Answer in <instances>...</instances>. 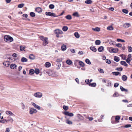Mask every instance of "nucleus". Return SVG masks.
Wrapping results in <instances>:
<instances>
[{
    "instance_id": "obj_61",
    "label": "nucleus",
    "mask_w": 132,
    "mask_h": 132,
    "mask_svg": "<svg viewBox=\"0 0 132 132\" xmlns=\"http://www.w3.org/2000/svg\"><path fill=\"white\" fill-rule=\"evenodd\" d=\"M131 59H130L127 58L126 60V62L128 63H129L130 61L131 60Z\"/></svg>"
},
{
    "instance_id": "obj_42",
    "label": "nucleus",
    "mask_w": 132,
    "mask_h": 132,
    "mask_svg": "<svg viewBox=\"0 0 132 132\" xmlns=\"http://www.w3.org/2000/svg\"><path fill=\"white\" fill-rule=\"evenodd\" d=\"M106 85L108 86H110L111 85V81L109 80L107 81V84Z\"/></svg>"
},
{
    "instance_id": "obj_12",
    "label": "nucleus",
    "mask_w": 132,
    "mask_h": 132,
    "mask_svg": "<svg viewBox=\"0 0 132 132\" xmlns=\"http://www.w3.org/2000/svg\"><path fill=\"white\" fill-rule=\"evenodd\" d=\"M90 49L92 51L94 52H96L97 51L96 49L94 46H92L90 47Z\"/></svg>"
},
{
    "instance_id": "obj_46",
    "label": "nucleus",
    "mask_w": 132,
    "mask_h": 132,
    "mask_svg": "<svg viewBox=\"0 0 132 132\" xmlns=\"http://www.w3.org/2000/svg\"><path fill=\"white\" fill-rule=\"evenodd\" d=\"M122 12L125 13V14H127L128 12V11L126 9H123L122 10Z\"/></svg>"
},
{
    "instance_id": "obj_53",
    "label": "nucleus",
    "mask_w": 132,
    "mask_h": 132,
    "mask_svg": "<svg viewBox=\"0 0 132 132\" xmlns=\"http://www.w3.org/2000/svg\"><path fill=\"white\" fill-rule=\"evenodd\" d=\"M25 47L23 46H20V50L21 51H22L24 50Z\"/></svg>"
},
{
    "instance_id": "obj_49",
    "label": "nucleus",
    "mask_w": 132,
    "mask_h": 132,
    "mask_svg": "<svg viewBox=\"0 0 132 132\" xmlns=\"http://www.w3.org/2000/svg\"><path fill=\"white\" fill-rule=\"evenodd\" d=\"M79 63L80 65L82 67H83L84 66V64L81 61H79Z\"/></svg>"
},
{
    "instance_id": "obj_19",
    "label": "nucleus",
    "mask_w": 132,
    "mask_h": 132,
    "mask_svg": "<svg viewBox=\"0 0 132 132\" xmlns=\"http://www.w3.org/2000/svg\"><path fill=\"white\" fill-rule=\"evenodd\" d=\"M61 48L62 51H65L66 50L67 48L66 46L64 44L62 45Z\"/></svg>"
},
{
    "instance_id": "obj_48",
    "label": "nucleus",
    "mask_w": 132,
    "mask_h": 132,
    "mask_svg": "<svg viewBox=\"0 0 132 132\" xmlns=\"http://www.w3.org/2000/svg\"><path fill=\"white\" fill-rule=\"evenodd\" d=\"M30 15L32 17H34L35 16V13L32 12L30 13Z\"/></svg>"
},
{
    "instance_id": "obj_11",
    "label": "nucleus",
    "mask_w": 132,
    "mask_h": 132,
    "mask_svg": "<svg viewBox=\"0 0 132 132\" xmlns=\"http://www.w3.org/2000/svg\"><path fill=\"white\" fill-rule=\"evenodd\" d=\"M131 25L130 23H126L124 24L123 26L125 28H127L129 27Z\"/></svg>"
},
{
    "instance_id": "obj_59",
    "label": "nucleus",
    "mask_w": 132,
    "mask_h": 132,
    "mask_svg": "<svg viewBox=\"0 0 132 132\" xmlns=\"http://www.w3.org/2000/svg\"><path fill=\"white\" fill-rule=\"evenodd\" d=\"M62 59H57L56 61L57 62H61L62 61Z\"/></svg>"
},
{
    "instance_id": "obj_51",
    "label": "nucleus",
    "mask_w": 132,
    "mask_h": 132,
    "mask_svg": "<svg viewBox=\"0 0 132 132\" xmlns=\"http://www.w3.org/2000/svg\"><path fill=\"white\" fill-rule=\"evenodd\" d=\"M21 105L23 110H24L25 109V105L24 103H21Z\"/></svg>"
},
{
    "instance_id": "obj_10",
    "label": "nucleus",
    "mask_w": 132,
    "mask_h": 132,
    "mask_svg": "<svg viewBox=\"0 0 132 132\" xmlns=\"http://www.w3.org/2000/svg\"><path fill=\"white\" fill-rule=\"evenodd\" d=\"M33 106L35 108L38 110H40V107L39 106L36 105L34 103H32V104Z\"/></svg>"
},
{
    "instance_id": "obj_44",
    "label": "nucleus",
    "mask_w": 132,
    "mask_h": 132,
    "mask_svg": "<svg viewBox=\"0 0 132 132\" xmlns=\"http://www.w3.org/2000/svg\"><path fill=\"white\" fill-rule=\"evenodd\" d=\"M95 43L96 45H99L101 43V41L99 40H97L95 41Z\"/></svg>"
},
{
    "instance_id": "obj_24",
    "label": "nucleus",
    "mask_w": 132,
    "mask_h": 132,
    "mask_svg": "<svg viewBox=\"0 0 132 132\" xmlns=\"http://www.w3.org/2000/svg\"><path fill=\"white\" fill-rule=\"evenodd\" d=\"M92 29L95 31H100V29L98 27H96L95 28H93Z\"/></svg>"
},
{
    "instance_id": "obj_45",
    "label": "nucleus",
    "mask_w": 132,
    "mask_h": 132,
    "mask_svg": "<svg viewBox=\"0 0 132 132\" xmlns=\"http://www.w3.org/2000/svg\"><path fill=\"white\" fill-rule=\"evenodd\" d=\"M13 118L11 117H9V122H10L11 123H12L13 121Z\"/></svg>"
},
{
    "instance_id": "obj_27",
    "label": "nucleus",
    "mask_w": 132,
    "mask_h": 132,
    "mask_svg": "<svg viewBox=\"0 0 132 132\" xmlns=\"http://www.w3.org/2000/svg\"><path fill=\"white\" fill-rule=\"evenodd\" d=\"M120 118V116H115V120L117 122H119V120Z\"/></svg>"
},
{
    "instance_id": "obj_38",
    "label": "nucleus",
    "mask_w": 132,
    "mask_h": 132,
    "mask_svg": "<svg viewBox=\"0 0 132 132\" xmlns=\"http://www.w3.org/2000/svg\"><path fill=\"white\" fill-rule=\"evenodd\" d=\"M4 40L7 42L8 41V35H6L4 37Z\"/></svg>"
},
{
    "instance_id": "obj_3",
    "label": "nucleus",
    "mask_w": 132,
    "mask_h": 132,
    "mask_svg": "<svg viewBox=\"0 0 132 132\" xmlns=\"http://www.w3.org/2000/svg\"><path fill=\"white\" fill-rule=\"evenodd\" d=\"M55 33L56 34V36L57 37H59V34H62L63 32L62 30L59 29H56L54 31Z\"/></svg>"
},
{
    "instance_id": "obj_15",
    "label": "nucleus",
    "mask_w": 132,
    "mask_h": 132,
    "mask_svg": "<svg viewBox=\"0 0 132 132\" xmlns=\"http://www.w3.org/2000/svg\"><path fill=\"white\" fill-rule=\"evenodd\" d=\"M14 116L15 115L14 114H13L11 112L9 111V117H14Z\"/></svg>"
},
{
    "instance_id": "obj_16",
    "label": "nucleus",
    "mask_w": 132,
    "mask_h": 132,
    "mask_svg": "<svg viewBox=\"0 0 132 132\" xmlns=\"http://www.w3.org/2000/svg\"><path fill=\"white\" fill-rule=\"evenodd\" d=\"M16 67H17V65L15 64H11V65L10 66L11 68L12 69H16Z\"/></svg>"
},
{
    "instance_id": "obj_14",
    "label": "nucleus",
    "mask_w": 132,
    "mask_h": 132,
    "mask_svg": "<svg viewBox=\"0 0 132 132\" xmlns=\"http://www.w3.org/2000/svg\"><path fill=\"white\" fill-rule=\"evenodd\" d=\"M65 121L69 125H72V122L71 121L67 119L65 120Z\"/></svg>"
},
{
    "instance_id": "obj_55",
    "label": "nucleus",
    "mask_w": 132,
    "mask_h": 132,
    "mask_svg": "<svg viewBox=\"0 0 132 132\" xmlns=\"http://www.w3.org/2000/svg\"><path fill=\"white\" fill-rule=\"evenodd\" d=\"M117 40L118 42H125V41L124 40H122L120 39H117Z\"/></svg>"
},
{
    "instance_id": "obj_29",
    "label": "nucleus",
    "mask_w": 132,
    "mask_h": 132,
    "mask_svg": "<svg viewBox=\"0 0 132 132\" xmlns=\"http://www.w3.org/2000/svg\"><path fill=\"white\" fill-rule=\"evenodd\" d=\"M112 73L115 76H117L120 74V73L119 72H112Z\"/></svg>"
},
{
    "instance_id": "obj_22",
    "label": "nucleus",
    "mask_w": 132,
    "mask_h": 132,
    "mask_svg": "<svg viewBox=\"0 0 132 132\" xmlns=\"http://www.w3.org/2000/svg\"><path fill=\"white\" fill-rule=\"evenodd\" d=\"M51 65V63L49 62H46L45 64V67L48 68L50 67Z\"/></svg>"
},
{
    "instance_id": "obj_64",
    "label": "nucleus",
    "mask_w": 132,
    "mask_h": 132,
    "mask_svg": "<svg viewBox=\"0 0 132 132\" xmlns=\"http://www.w3.org/2000/svg\"><path fill=\"white\" fill-rule=\"evenodd\" d=\"M118 96V94L117 93H115L113 95V96L114 97H117Z\"/></svg>"
},
{
    "instance_id": "obj_56",
    "label": "nucleus",
    "mask_w": 132,
    "mask_h": 132,
    "mask_svg": "<svg viewBox=\"0 0 132 132\" xmlns=\"http://www.w3.org/2000/svg\"><path fill=\"white\" fill-rule=\"evenodd\" d=\"M105 61L108 64H110L111 63V61L108 59H106V60Z\"/></svg>"
},
{
    "instance_id": "obj_63",
    "label": "nucleus",
    "mask_w": 132,
    "mask_h": 132,
    "mask_svg": "<svg viewBox=\"0 0 132 132\" xmlns=\"http://www.w3.org/2000/svg\"><path fill=\"white\" fill-rule=\"evenodd\" d=\"M116 46L118 47H121L122 46V45L120 43H118L116 45Z\"/></svg>"
},
{
    "instance_id": "obj_60",
    "label": "nucleus",
    "mask_w": 132,
    "mask_h": 132,
    "mask_svg": "<svg viewBox=\"0 0 132 132\" xmlns=\"http://www.w3.org/2000/svg\"><path fill=\"white\" fill-rule=\"evenodd\" d=\"M131 126L130 125V124H127L125 125L124 127L125 128H128V127H131Z\"/></svg>"
},
{
    "instance_id": "obj_13",
    "label": "nucleus",
    "mask_w": 132,
    "mask_h": 132,
    "mask_svg": "<svg viewBox=\"0 0 132 132\" xmlns=\"http://www.w3.org/2000/svg\"><path fill=\"white\" fill-rule=\"evenodd\" d=\"M21 61L22 62H26L28 61V60L26 58L23 57L21 59Z\"/></svg>"
},
{
    "instance_id": "obj_23",
    "label": "nucleus",
    "mask_w": 132,
    "mask_h": 132,
    "mask_svg": "<svg viewBox=\"0 0 132 132\" xmlns=\"http://www.w3.org/2000/svg\"><path fill=\"white\" fill-rule=\"evenodd\" d=\"M104 49V47L102 46H101L98 48V50L99 52H102Z\"/></svg>"
},
{
    "instance_id": "obj_41",
    "label": "nucleus",
    "mask_w": 132,
    "mask_h": 132,
    "mask_svg": "<svg viewBox=\"0 0 132 132\" xmlns=\"http://www.w3.org/2000/svg\"><path fill=\"white\" fill-rule=\"evenodd\" d=\"M74 35L75 37L77 38H78L80 37L79 35L78 32H75L74 34Z\"/></svg>"
},
{
    "instance_id": "obj_54",
    "label": "nucleus",
    "mask_w": 132,
    "mask_h": 132,
    "mask_svg": "<svg viewBox=\"0 0 132 132\" xmlns=\"http://www.w3.org/2000/svg\"><path fill=\"white\" fill-rule=\"evenodd\" d=\"M123 68L121 67L117 68L116 69V70L117 71H121L122 70Z\"/></svg>"
},
{
    "instance_id": "obj_43",
    "label": "nucleus",
    "mask_w": 132,
    "mask_h": 132,
    "mask_svg": "<svg viewBox=\"0 0 132 132\" xmlns=\"http://www.w3.org/2000/svg\"><path fill=\"white\" fill-rule=\"evenodd\" d=\"M114 60L116 62H118L119 60V58L118 57L115 56L114 57Z\"/></svg>"
},
{
    "instance_id": "obj_52",
    "label": "nucleus",
    "mask_w": 132,
    "mask_h": 132,
    "mask_svg": "<svg viewBox=\"0 0 132 132\" xmlns=\"http://www.w3.org/2000/svg\"><path fill=\"white\" fill-rule=\"evenodd\" d=\"M63 108L65 110H67L68 109V106L64 105L63 106Z\"/></svg>"
},
{
    "instance_id": "obj_1",
    "label": "nucleus",
    "mask_w": 132,
    "mask_h": 132,
    "mask_svg": "<svg viewBox=\"0 0 132 132\" xmlns=\"http://www.w3.org/2000/svg\"><path fill=\"white\" fill-rule=\"evenodd\" d=\"M40 38V39L43 41V46H45L48 44V41L47 37H44L43 36H41Z\"/></svg>"
},
{
    "instance_id": "obj_2",
    "label": "nucleus",
    "mask_w": 132,
    "mask_h": 132,
    "mask_svg": "<svg viewBox=\"0 0 132 132\" xmlns=\"http://www.w3.org/2000/svg\"><path fill=\"white\" fill-rule=\"evenodd\" d=\"M108 51L111 53H117L118 51V49L117 48L110 47L108 48Z\"/></svg>"
},
{
    "instance_id": "obj_62",
    "label": "nucleus",
    "mask_w": 132,
    "mask_h": 132,
    "mask_svg": "<svg viewBox=\"0 0 132 132\" xmlns=\"http://www.w3.org/2000/svg\"><path fill=\"white\" fill-rule=\"evenodd\" d=\"M119 85V84L118 83H115L114 84V86L115 87H117Z\"/></svg>"
},
{
    "instance_id": "obj_37",
    "label": "nucleus",
    "mask_w": 132,
    "mask_h": 132,
    "mask_svg": "<svg viewBox=\"0 0 132 132\" xmlns=\"http://www.w3.org/2000/svg\"><path fill=\"white\" fill-rule=\"evenodd\" d=\"M68 27L66 26H64L62 28L63 30L64 31H67L68 30Z\"/></svg>"
},
{
    "instance_id": "obj_9",
    "label": "nucleus",
    "mask_w": 132,
    "mask_h": 132,
    "mask_svg": "<svg viewBox=\"0 0 132 132\" xmlns=\"http://www.w3.org/2000/svg\"><path fill=\"white\" fill-rule=\"evenodd\" d=\"M37 112V110L33 108H31L30 109L29 113L30 114H32L34 113H36Z\"/></svg>"
},
{
    "instance_id": "obj_8",
    "label": "nucleus",
    "mask_w": 132,
    "mask_h": 132,
    "mask_svg": "<svg viewBox=\"0 0 132 132\" xmlns=\"http://www.w3.org/2000/svg\"><path fill=\"white\" fill-rule=\"evenodd\" d=\"M76 117L78 119L77 121H79L82 120L84 119L83 117L80 114H77L76 116Z\"/></svg>"
},
{
    "instance_id": "obj_28",
    "label": "nucleus",
    "mask_w": 132,
    "mask_h": 132,
    "mask_svg": "<svg viewBox=\"0 0 132 132\" xmlns=\"http://www.w3.org/2000/svg\"><path fill=\"white\" fill-rule=\"evenodd\" d=\"M72 15L73 16H76L77 17H79L80 16L78 13L77 12H76L73 13L72 14Z\"/></svg>"
},
{
    "instance_id": "obj_36",
    "label": "nucleus",
    "mask_w": 132,
    "mask_h": 132,
    "mask_svg": "<svg viewBox=\"0 0 132 132\" xmlns=\"http://www.w3.org/2000/svg\"><path fill=\"white\" fill-rule=\"evenodd\" d=\"M13 39L9 35V42H11L13 41Z\"/></svg>"
},
{
    "instance_id": "obj_39",
    "label": "nucleus",
    "mask_w": 132,
    "mask_h": 132,
    "mask_svg": "<svg viewBox=\"0 0 132 132\" xmlns=\"http://www.w3.org/2000/svg\"><path fill=\"white\" fill-rule=\"evenodd\" d=\"M4 65L6 67H8V61H6L4 62L3 63Z\"/></svg>"
},
{
    "instance_id": "obj_21",
    "label": "nucleus",
    "mask_w": 132,
    "mask_h": 132,
    "mask_svg": "<svg viewBox=\"0 0 132 132\" xmlns=\"http://www.w3.org/2000/svg\"><path fill=\"white\" fill-rule=\"evenodd\" d=\"M127 77L126 76L124 75H123L122 77V79L123 81H126L127 80Z\"/></svg>"
},
{
    "instance_id": "obj_58",
    "label": "nucleus",
    "mask_w": 132,
    "mask_h": 132,
    "mask_svg": "<svg viewBox=\"0 0 132 132\" xmlns=\"http://www.w3.org/2000/svg\"><path fill=\"white\" fill-rule=\"evenodd\" d=\"M98 71L101 73H104V71L103 69H98Z\"/></svg>"
},
{
    "instance_id": "obj_40",
    "label": "nucleus",
    "mask_w": 132,
    "mask_h": 132,
    "mask_svg": "<svg viewBox=\"0 0 132 132\" xmlns=\"http://www.w3.org/2000/svg\"><path fill=\"white\" fill-rule=\"evenodd\" d=\"M85 62L87 63L89 65H90L91 64V62L90 61V60L88 59H86L85 60Z\"/></svg>"
},
{
    "instance_id": "obj_47",
    "label": "nucleus",
    "mask_w": 132,
    "mask_h": 132,
    "mask_svg": "<svg viewBox=\"0 0 132 132\" xmlns=\"http://www.w3.org/2000/svg\"><path fill=\"white\" fill-rule=\"evenodd\" d=\"M49 7L51 9H53L54 7V6L53 4H51L49 5Z\"/></svg>"
},
{
    "instance_id": "obj_17",
    "label": "nucleus",
    "mask_w": 132,
    "mask_h": 132,
    "mask_svg": "<svg viewBox=\"0 0 132 132\" xmlns=\"http://www.w3.org/2000/svg\"><path fill=\"white\" fill-rule=\"evenodd\" d=\"M35 11L36 12L38 13L41 12L42 11V9L39 7L36 8L35 9Z\"/></svg>"
},
{
    "instance_id": "obj_32",
    "label": "nucleus",
    "mask_w": 132,
    "mask_h": 132,
    "mask_svg": "<svg viewBox=\"0 0 132 132\" xmlns=\"http://www.w3.org/2000/svg\"><path fill=\"white\" fill-rule=\"evenodd\" d=\"M65 18L67 19L70 20L72 19V16L70 15H67L65 16Z\"/></svg>"
},
{
    "instance_id": "obj_20",
    "label": "nucleus",
    "mask_w": 132,
    "mask_h": 132,
    "mask_svg": "<svg viewBox=\"0 0 132 132\" xmlns=\"http://www.w3.org/2000/svg\"><path fill=\"white\" fill-rule=\"evenodd\" d=\"M88 85L92 87H95L96 86V84L95 83H90Z\"/></svg>"
},
{
    "instance_id": "obj_18",
    "label": "nucleus",
    "mask_w": 132,
    "mask_h": 132,
    "mask_svg": "<svg viewBox=\"0 0 132 132\" xmlns=\"http://www.w3.org/2000/svg\"><path fill=\"white\" fill-rule=\"evenodd\" d=\"M120 63L121 65H124L127 67L128 65L126 62L124 61H121L120 62Z\"/></svg>"
},
{
    "instance_id": "obj_26",
    "label": "nucleus",
    "mask_w": 132,
    "mask_h": 132,
    "mask_svg": "<svg viewBox=\"0 0 132 132\" xmlns=\"http://www.w3.org/2000/svg\"><path fill=\"white\" fill-rule=\"evenodd\" d=\"M120 89H121V91L122 92L125 91L127 92L128 91V90L127 89L124 88L122 86H121L120 87Z\"/></svg>"
},
{
    "instance_id": "obj_57",
    "label": "nucleus",
    "mask_w": 132,
    "mask_h": 132,
    "mask_svg": "<svg viewBox=\"0 0 132 132\" xmlns=\"http://www.w3.org/2000/svg\"><path fill=\"white\" fill-rule=\"evenodd\" d=\"M128 51L130 52L132 51V48L131 46H129L128 47Z\"/></svg>"
},
{
    "instance_id": "obj_30",
    "label": "nucleus",
    "mask_w": 132,
    "mask_h": 132,
    "mask_svg": "<svg viewBox=\"0 0 132 132\" xmlns=\"http://www.w3.org/2000/svg\"><path fill=\"white\" fill-rule=\"evenodd\" d=\"M35 73L34 70L31 69H30L29 71V73L31 75H32Z\"/></svg>"
},
{
    "instance_id": "obj_31",
    "label": "nucleus",
    "mask_w": 132,
    "mask_h": 132,
    "mask_svg": "<svg viewBox=\"0 0 132 132\" xmlns=\"http://www.w3.org/2000/svg\"><path fill=\"white\" fill-rule=\"evenodd\" d=\"M113 28L112 26H109L107 27V29L109 30H112L113 29Z\"/></svg>"
},
{
    "instance_id": "obj_33",
    "label": "nucleus",
    "mask_w": 132,
    "mask_h": 132,
    "mask_svg": "<svg viewBox=\"0 0 132 132\" xmlns=\"http://www.w3.org/2000/svg\"><path fill=\"white\" fill-rule=\"evenodd\" d=\"M29 58L30 59L33 60L35 59V56L33 54H31L29 56Z\"/></svg>"
},
{
    "instance_id": "obj_50",
    "label": "nucleus",
    "mask_w": 132,
    "mask_h": 132,
    "mask_svg": "<svg viewBox=\"0 0 132 132\" xmlns=\"http://www.w3.org/2000/svg\"><path fill=\"white\" fill-rule=\"evenodd\" d=\"M24 5L23 4H20L18 5V8H21Z\"/></svg>"
},
{
    "instance_id": "obj_35",
    "label": "nucleus",
    "mask_w": 132,
    "mask_h": 132,
    "mask_svg": "<svg viewBox=\"0 0 132 132\" xmlns=\"http://www.w3.org/2000/svg\"><path fill=\"white\" fill-rule=\"evenodd\" d=\"M66 63L68 64L69 65H70L72 63V62L71 60H67Z\"/></svg>"
},
{
    "instance_id": "obj_34",
    "label": "nucleus",
    "mask_w": 132,
    "mask_h": 132,
    "mask_svg": "<svg viewBox=\"0 0 132 132\" xmlns=\"http://www.w3.org/2000/svg\"><path fill=\"white\" fill-rule=\"evenodd\" d=\"M92 2V1L91 0H87L85 1V3L88 4H91Z\"/></svg>"
},
{
    "instance_id": "obj_25",
    "label": "nucleus",
    "mask_w": 132,
    "mask_h": 132,
    "mask_svg": "<svg viewBox=\"0 0 132 132\" xmlns=\"http://www.w3.org/2000/svg\"><path fill=\"white\" fill-rule=\"evenodd\" d=\"M35 72L37 75L38 74L39 72V69L37 68H36L34 70Z\"/></svg>"
},
{
    "instance_id": "obj_7",
    "label": "nucleus",
    "mask_w": 132,
    "mask_h": 132,
    "mask_svg": "<svg viewBox=\"0 0 132 132\" xmlns=\"http://www.w3.org/2000/svg\"><path fill=\"white\" fill-rule=\"evenodd\" d=\"M64 114L65 115L68 116L70 117H72L73 116V114L72 113H70L68 111H65L63 112Z\"/></svg>"
},
{
    "instance_id": "obj_6",
    "label": "nucleus",
    "mask_w": 132,
    "mask_h": 132,
    "mask_svg": "<svg viewBox=\"0 0 132 132\" xmlns=\"http://www.w3.org/2000/svg\"><path fill=\"white\" fill-rule=\"evenodd\" d=\"M34 96L36 97L40 98L42 97V94L40 92H37L34 94Z\"/></svg>"
},
{
    "instance_id": "obj_4",
    "label": "nucleus",
    "mask_w": 132,
    "mask_h": 132,
    "mask_svg": "<svg viewBox=\"0 0 132 132\" xmlns=\"http://www.w3.org/2000/svg\"><path fill=\"white\" fill-rule=\"evenodd\" d=\"M46 73L48 74L49 76H55V75L54 72L52 70H49L47 71Z\"/></svg>"
},
{
    "instance_id": "obj_5",
    "label": "nucleus",
    "mask_w": 132,
    "mask_h": 132,
    "mask_svg": "<svg viewBox=\"0 0 132 132\" xmlns=\"http://www.w3.org/2000/svg\"><path fill=\"white\" fill-rule=\"evenodd\" d=\"M45 14L47 15L50 16H51L58 17V16H56L55 13L50 12H46Z\"/></svg>"
}]
</instances>
